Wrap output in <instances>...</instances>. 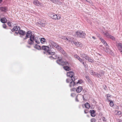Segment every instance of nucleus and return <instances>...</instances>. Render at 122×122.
I'll use <instances>...</instances> for the list:
<instances>
[{
  "mask_svg": "<svg viewBox=\"0 0 122 122\" xmlns=\"http://www.w3.org/2000/svg\"><path fill=\"white\" fill-rule=\"evenodd\" d=\"M117 46L119 51L122 55V43H117Z\"/></svg>",
  "mask_w": 122,
  "mask_h": 122,
  "instance_id": "nucleus-7",
  "label": "nucleus"
},
{
  "mask_svg": "<svg viewBox=\"0 0 122 122\" xmlns=\"http://www.w3.org/2000/svg\"><path fill=\"white\" fill-rule=\"evenodd\" d=\"M7 24H8V25L9 26H11V22H8L7 23Z\"/></svg>",
  "mask_w": 122,
  "mask_h": 122,
  "instance_id": "nucleus-44",
  "label": "nucleus"
},
{
  "mask_svg": "<svg viewBox=\"0 0 122 122\" xmlns=\"http://www.w3.org/2000/svg\"><path fill=\"white\" fill-rule=\"evenodd\" d=\"M85 106L86 108L89 109L90 107V105L88 102H86L85 104Z\"/></svg>",
  "mask_w": 122,
  "mask_h": 122,
  "instance_id": "nucleus-24",
  "label": "nucleus"
},
{
  "mask_svg": "<svg viewBox=\"0 0 122 122\" xmlns=\"http://www.w3.org/2000/svg\"><path fill=\"white\" fill-rule=\"evenodd\" d=\"M91 115L92 117H94L96 116L95 113V112L94 110H91L90 111Z\"/></svg>",
  "mask_w": 122,
  "mask_h": 122,
  "instance_id": "nucleus-19",
  "label": "nucleus"
},
{
  "mask_svg": "<svg viewBox=\"0 0 122 122\" xmlns=\"http://www.w3.org/2000/svg\"><path fill=\"white\" fill-rule=\"evenodd\" d=\"M75 100H76V102H78V101H79L77 98V96L76 97Z\"/></svg>",
  "mask_w": 122,
  "mask_h": 122,
  "instance_id": "nucleus-45",
  "label": "nucleus"
},
{
  "mask_svg": "<svg viewBox=\"0 0 122 122\" xmlns=\"http://www.w3.org/2000/svg\"><path fill=\"white\" fill-rule=\"evenodd\" d=\"M92 38H93L94 39H96V37L94 36L92 37Z\"/></svg>",
  "mask_w": 122,
  "mask_h": 122,
  "instance_id": "nucleus-50",
  "label": "nucleus"
},
{
  "mask_svg": "<svg viewBox=\"0 0 122 122\" xmlns=\"http://www.w3.org/2000/svg\"><path fill=\"white\" fill-rule=\"evenodd\" d=\"M51 1H52L54 3H56L57 0H50Z\"/></svg>",
  "mask_w": 122,
  "mask_h": 122,
  "instance_id": "nucleus-38",
  "label": "nucleus"
},
{
  "mask_svg": "<svg viewBox=\"0 0 122 122\" xmlns=\"http://www.w3.org/2000/svg\"><path fill=\"white\" fill-rule=\"evenodd\" d=\"M49 57L50 58H51V59H52V58H53V57H52V56H50Z\"/></svg>",
  "mask_w": 122,
  "mask_h": 122,
  "instance_id": "nucleus-51",
  "label": "nucleus"
},
{
  "mask_svg": "<svg viewBox=\"0 0 122 122\" xmlns=\"http://www.w3.org/2000/svg\"><path fill=\"white\" fill-rule=\"evenodd\" d=\"M71 80L70 79H67L66 80V82L67 83H69L71 81Z\"/></svg>",
  "mask_w": 122,
  "mask_h": 122,
  "instance_id": "nucleus-36",
  "label": "nucleus"
},
{
  "mask_svg": "<svg viewBox=\"0 0 122 122\" xmlns=\"http://www.w3.org/2000/svg\"><path fill=\"white\" fill-rule=\"evenodd\" d=\"M50 50H49L48 51H47V52L50 55H55V52H52V51H51Z\"/></svg>",
  "mask_w": 122,
  "mask_h": 122,
  "instance_id": "nucleus-23",
  "label": "nucleus"
},
{
  "mask_svg": "<svg viewBox=\"0 0 122 122\" xmlns=\"http://www.w3.org/2000/svg\"><path fill=\"white\" fill-rule=\"evenodd\" d=\"M71 80L72 81H74L75 80L76 77L75 76H74V75L72 76H71Z\"/></svg>",
  "mask_w": 122,
  "mask_h": 122,
  "instance_id": "nucleus-28",
  "label": "nucleus"
},
{
  "mask_svg": "<svg viewBox=\"0 0 122 122\" xmlns=\"http://www.w3.org/2000/svg\"><path fill=\"white\" fill-rule=\"evenodd\" d=\"M104 35L107 37L109 38V37L110 35L107 32L105 33Z\"/></svg>",
  "mask_w": 122,
  "mask_h": 122,
  "instance_id": "nucleus-27",
  "label": "nucleus"
},
{
  "mask_svg": "<svg viewBox=\"0 0 122 122\" xmlns=\"http://www.w3.org/2000/svg\"><path fill=\"white\" fill-rule=\"evenodd\" d=\"M111 107H113L114 106V104L113 102L112 101H110L109 103Z\"/></svg>",
  "mask_w": 122,
  "mask_h": 122,
  "instance_id": "nucleus-31",
  "label": "nucleus"
},
{
  "mask_svg": "<svg viewBox=\"0 0 122 122\" xmlns=\"http://www.w3.org/2000/svg\"><path fill=\"white\" fill-rule=\"evenodd\" d=\"M2 26L3 28H5L6 27V25L5 24H3V25Z\"/></svg>",
  "mask_w": 122,
  "mask_h": 122,
  "instance_id": "nucleus-41",
  "label": "nucleus"
},
{
  "mask_svg": "<svg viewBox=\"0 0 122 122\" xmlns=\"http://www.w3.org/2000/svg\"><path fill=\"white\" fill-rule=\"evenodd\" d=\"M117 111V114L120 115L122 113L120 111Z\"/></svg>",
  "mask_w": 122,
  "mask_h": 122,
  "instance_id": "nucleus-37",
  "label": "nucleus"
},
{
  "mask_svg": "<svg viewBox=\"0 0 122 122\" xmlns=\"http://www.w3.org/2000/svg\"><path fill=\"white\" fill-rule=\"evenodd\" d=\"M6 9V8L5 7H1L0 8V10L2 11H5Z\"/></svg>",
  "mask_w": 122,
  "mask_h": 122,
  "instance_id": "nucleus-22",
  "label": "nucleus"
},
{
  "mask_svg": "<svg viewBox=\"0 0 122 122\" xmlns=\"http://www.w3.org/2000/svg\"><path fill=\"white\" fill-rule=\"evenodd\" d=\"M42 49L44 50L48 51L49 50V47L46 46H43L42 47Z\"/></svg>",
  "mask_w": 122,
  "mask_h": 122,
  "instance_id": "nucleus-14",
  "label": "nucleus"
},
{
  "mask_svg": "<svg viewBox=\"0 0 122 122\" xmlns=\"http://www.w3.org/2000/svg\"><path fill=\"white\" fill-rule=\"evenodd\" d=\"M18 32H15V33L16 34H18V33H19L20 34L22 35H24L25 34V32L22 30H19Z\"/></svg>",
  "mask_w": 122,
  "mask_h": 122,
  "instance_id": "nucleus-10",
  "label": "nucleus"
},
{
  "mask_svg": "<svg viewBox=\"0 0 122 122\" xmlns=\"http://www.w3.org/2000/svg\"><path fill=\"white\" fill-rule=\"evenodd\" d=\"M108 95H107V97H108Z\"/></svg>",
  "mask_w": 122,
  "mask_h": 122,
  "instance_id": "nucleus-57",
  "label": "nucleus"
},
{
  "mask_svg": "<svg viewBox=\"0 0 122 122\" xmlns=\"http://www.w3.org/2000/svg\"><path fill=\"white\" fill-rule=\"evenodd\" d=\"M109 38H110L111 39H112L113 40H115V38L113 36H110L109 37Z\"/></svg>",
  "mask_w": 122,
  "mask_h": 122,
  "instance_id": "nucleus-34",
  "label": "nucleus"
},
{
  "mask_svg": "<svg viewBox=\"0 0 122 122\" xmlns=\"http://www.w3.org/2000/svg\"><path fill=\"white\" fill-rule=\"evenodd\" d=\"M35 48H36V49H40L41 48V47L40 46L36 44L35 45Z\"/></svg>",
  "mask_w": 122,
  "mask_h": 122,
  "instance_id": "nucleus-29",
  "label": "nucleus"
},
{
  "mask_svg": "<svg viewBox=\"0 0 122 122\" xmlns=\"http://www.w3.org/2000/svg\"><path fill=\"white\" fill-rule=\"evenodd\" d=\"M20 26H17L16 27H14L13 28L12 30L13 31H17L19 30L20 29Z\"/></svg>",
  "mask_w": 122,
  "mask_h": 122,
  "instance_id": "nucleus-16",
  "label": "nucleus"
},
{
  "mask_svg": "<svg viewBox=\"0 0 122 122\" xmlns=\"http://www.w3.org/2000/svg\"><path fill=\"white\" fill-rule=\"evenodd\" d=\"M57 47L56 46V48H57L59 51L62 53L63 54L65 53V52L61 48V47L59 46L58 45H57Z\"/></svg>",
  "mask_w": 122,
  "mask_h": 122,
  "instance_id": "nucleus-9",
  "label": "nucleus"
},
{
  "mask_svg": "<svg viewBox=\"0 0 122 122\" xmlns=\"http://www.w3.org/2000/svg\"><path fill=\"white\" fill-rule=\"evenodd\" d=\"M87 1V2H89V3H90V0H86Z\"/></svg>",
  "mask_w": 122,
  "mask_h": 122,
  "instance_id": "nucleus-52",
  "label": "nucleus"
},
{
  "mask_svg": "<svg viewBox=\"0 0 122 122\" xmlns=\"http://www.w3.org/2000/svg\"><path fill=\"white\" fill-rule=\"evenodd\" d=\"M48 43L49 45L51 48L54 47L56 48V46H57L58 45L57 43L51 40H49Z\"/></svg>",
  "mask_w": 122,
  "mask_h": 122,
  "instance_id": "nucleus-4",
  "label": "nucleus"
},
{
  "mask_svg": "<svg viewBox=\"0 0 122 122\" xmlns=\"http://www.w3.org/2000/svg\"><path fill=\"white\" fill-rule=\"evenodd\" d=\"M20 37H22V36H20Z\"/></svg>",
  "mask_w": 122,
  "mask_h": 122,
  "instance_id": "nucleus-58",
  "label": "nucleus"
},
{
  "mask_svg": "<svg viewBox=\"0 0 122 122\" xmlns=\"http://www.w3.org/2000/svg\"><path fill=\"white\" fill-rule=\"evenodd\" d=\"M65 40L71 42V43H72V40H70V38H68L66 37V39Z\"/></svg>",
  "mask_w": 122,
  "mask_h": 122,
  "instance_id": "nucleus-30",
  "label": "nucleus"
},
{
  "mask_svg": "<svg viewBox=\"0 0 122 122\" xmlns=\"http://www.w3.org/2000/svg\"><path fill=\"white\" fill-rule=\"evenodd\" d=\"M85 77L87 79H89V77L88 76H85Z\"/></svg>",
  "mask_w": 122,
  "mask_h": 122,
  "instance_id": "nucleus-46",
  "label": "nucleus"
},
{
  "mask_svg": "<svg viewBox=\"0 0 122 122\" xmlns=\"http://www.w3.org/2000/svg\"><path fill=\"white\" fill-rule=\"evenodd\" d=\"M76 34L78 37L84 38L85 36V34L82 32L78 31L76 32Z\"/></svg>",
  "mask_w": 122,
  "mask_h": 122,
  "instance_id": "nucleus-5",
  "label": "nucleus"
},
{
  "mask_svg": "<svg viewBox=\"0 0 122 122\" xmlns=\"http://www.w3.org/2000/svg\"><path fill=\"white\" fill-rule=\"evenodd\" d=\"M74 43L76 46L78 47H81V43L78 41L76 42L74 41H72V43Z\"/></svg>",
  "mask_w": 122,
  "mask_h": 122,
  "instance_id": "nucleus-11",
  "label": "nucleus"
},
{
  "mask_svg": "<svg viewBox=\"0 0 122 122\" xmlns=\"http://www.w3.org/2000/svg\"><path fill=\"white\" fill-rule=\"evenodd\" d=\"M78 60H79V61L81 62H82L83 61V60H82V59L80 58V57L79 58V59H78Z\"/></svg>",
  "mask_w": 122,
  "mask_h": 122,
  "instance_id": "nucleus-42",
  "label": "nucleus"
},
{
  "mask_svg": "<svg viewBox=\"0 0 122 122\" xmlns=\"http://www.w3.org/2000/svg\"><path fill=\"white\" fill-rule=\"evenodd\" d=\"M41 42L42 43H44L46 41V39L44 38H41L40 40Z\"/></svg>",
  "mask_w": 122,
  "mask_h": 122,
  "instance_id": "nucleus-20",
  "label": "nucleus"
},
{
  "mask_svg": "<svg viewBox=\"0 0 122 122\" xmlns=\"http://www.w3.org/2000/svg\"><path fill=\"white\" fill-rule=\"evenodd\" d=\"M1 22L3 23H6L7 21L6 19L5 18H3L0 19Z\"/></svg>",
  "mask_w": 122,
  "mask_h": 122,
  "instance_id": "nucleus-18",
  "label": "nucleus"
},
{
  "mask_svg": "<svg viewBox=\"0 0 122 122\" xmlns=\"http://www.w3.org/2000/svg\"><path fill=\"white\" fill-rule=\"evenodd\" d=\"M80 55L81 57L82 58H84L86 60H87V58L88 56L85 54H81Z\"/></svg>",
  "mask_w": 122,
  "mask_h": 122,
  "instance_id": "nucleus-15",
  "label": "nucleus"
},
{
  "mask_svg": "<svg viewBox=\"0 0 122 122\" xmlns=\"http://www.w3.org/2000/svg\"><path fill=\"white\" fill-rule=\"evenodd\" d=\"M50 16L52 19L56 20H59L61 18V17L58 15L57 16L56 15L54 14L51 13L50 14Z\"/></svg>",
  "mask_w": 122,
  "mask_h": 122,
  "instance_id": "nucleus-6",
  "label": "nucleus"
},
{
  "mask_svg": "<svg viewBox=\"0 0 122 122\" xmlns=\"http://www.w3.org/2000/svg\"><path fill=\"white\" fill-rule=\"evenodd\" d=\"M59 59L56 61V62L59 64L61 65H65L66 66H63V68L65 70L67 71H69L71 70L70 68L68 66L69 63L67 61H62V58L61 57H58Z\"/></svg>",
  "mask_w": 122,
  "mask_h": 122,
  "instance_id": "nucleus-1",
  "label": "nucleus"
},
{
  "mask_svg": "<svg viewBox=\"0 0 122 122\" xmlns=\"http://www.w3.org/2000/svg\"><path fill=\"white\" fill-rule=\"evenodd\" d=\"M82 64L83 65H85V64H84V62H83L82 61Z\"/></svg>",
  "mask_w": 122,
  "mask_h": 122,
  "instance_id": "nucleus-53",
  "label": "nucleus"
},
{
  "mask_svg": "<svg viewBox=\"0 0 122 122\" xmlns=\"http://www.w3.org/2000/svg\"><path fill=\"white\" fill-rule=\"evenodd\" d=\"M95 121L96 120L94 118H93L91 119V122H95Z\"/></svg>",
  "mask_w": 122,
  "mask_h": 122,
  "instance_id": "nucleus-35",
  "label": "nucleus"
},
{
  "mask_svg": "<svg viewBox=\"0 0 122 122\" xmlns=\"http://www.w3.org/2000/svg\"><path fill=\"white\" fill-rule=\"evenodd\" d=\"M61 38L65 40L66 38V37L63 36H61Z\"/></svg>",
  "mask_w": 122,
  "mask_h": 122,
  "instance_id": "nucleus-40",
  "label": "nucleus"
},
{
  "mask_svg": "<svg viewBox=\"0 0 122 122\" xmlns=\"http://www.w3.org/2000/svg\"><path fill=\"white\" fill-rule=\"evenodd\" d=\"M84 112L85 113H87V112H86L85 111H84Z\"/></svg>",
  "mask_w": 122,
  "mask_h": 122,
  "instance_id": "nucleus-56",
  "label": "nucleus"
},
{
  "mask_svg": "<svg viewBox=\"0 0 122 122\" xmlns=\"http://www.w3.org/2000/svg\"><path fill=\"white\" fill-rule=\"evenodd\" d=\"M43 53L44 54L46 53H47V51H45L43 52Z\"/></svg>",
  "mask_w": 122,
  "mask_h": 122,
  "instance_id": "nucleus-48",
  "label": "nucleus"
},
{
  "mask_svg": "<svg viewBox=\"0 0 122 122\" xmlns=\"http://www.w3.org/2000/svg\"><path fill=\"white\" fill-rule=\"evenodd\" d=\"M74 75V73L72 71H70L68 72L67 73V76H69L70 77Z\"/></svg>",
  "mask_w": 122,
  "mask_h": 122,
  "instance_id": "nucleus-12",
  "label": "nucleus"
},
{
  "mask_svg": "<svg viewBox=\"0 0 122 122\" xmlns=\"http://www.w3.org/2000/svg\"><path fill=\"white\" fill-rule=\"evenodd\" d=\"M30 37L29 40L28 41V43L30 45L33 44V40L34 39V36L32 35V33L31 31H28L26 34V36L24 38L23 40H26L28 38Z\"/></svg>",
  "mask_w": 122,
  "mask_h": 122,
  "instance_id": "nucleus-2",
  "label": "nucleus"
},
{
  "mask_svg": "<svg viewBox=\"0 0 122 122\" xmlns=\"http://www.w3.org/2000/svg\"><path fill=\"white\" fill-rule=\"evenodd\" d=\"M41 26H42L44 27L45 26V25H46V24L45 23H41Z\"/></svg>",
  "mask_w": 122,
  "mask_h": 122,
  "instance_id": "nucleus-33",
  "label": "nucleus"
},
{
  "mask_svg": "<svg viewBox=\"0 0 122 122\" xmlns=\"http://www.w3.org/2000/svg\"><path fill=\"white\" fill-rule=\"evenodd\" d=\"M84 96H83V100H86V99L85 98H84Z\"/></svg>",
  "mask_w": 122,
  "mask_h": 122,
  "instance_id": "nucleus-47",
  "label": "nucleus"
},
{
  "mask_svg": "<svg viewBox=\"0 0 122 122\" xmlns=\"http://www.w3.org/2000/svg\"><path fill=\"white\" fill-rule=\"evenodd\" d=\"M70 40H72V41H73V40L74 39L72 38H70Z\"/></svg>",
  "mask_w": 122,
  "mask_h": 122,
  "instance_id": "nucleus-49",
  "label": "nucleus"
},
{
  "mask_svg": "<svg viewBox=\"0 0 122 122\" xmlns=\"http://www.w3.org/2000/svg\"><path fill=\"white\" fill-rule=\"evenodd\" d=\"M37 37H35L34 36V39L33 40V41H35L36 43L38 44H39L40 43V42L39 41L37 40Z\"/></svg>",
  "mask_w": 122,
  "mask_h": 122,
  "instance_id": "nucleus-26",
  "label": "nucleus"
},
{
  "mask_svg": "<svg viewBox=\"0 0 122 122\" xmlns=\"http://www.w3.org/2000/svg\"><path fill=\"white\" fill-rule=\"evenodd\" d=\"M33 2L35 5L37 6H39L40 5V2L37 0H34Z\"/></svg>",
  "mask_w": 122,
  "mask_h": 122,
  "instance_id": "nucleus-13",
  "label": "nucleus"
},
{
  "mask_svg": "<svg viewBox=\"0 0 122 122\" xmlns=\"http://www.w3.org/2000/svg\"><path fill=\"white\" fill-rule=\"evenodd\" d=\"M105 118L104 117L103 118V121H105Z\"/></svg>",
  "mask_w": 122,
  "mask_h": 122,
  "instance_id": "nucleus-54",
  "label": "nucleus"
},
{
  "mask_svg": "<svg viewBox=\"0 0 122 122\" xmlns=\"http://www.w3.org/2000/svg\"><path fill=\"white\" fill-rule=\"evenodd\" d=\"M2 1V0H0V3H1Z\"/></svg>",
  "mask_w": 122,
  "mask_h": 122,
  "instance_id": "nucleus-55",
  "label": "nucleus"
},
{
  "mask_svg": "<svg viewBox=\"0 0 122 122\" xmlns=\"http://www.w3.org/2000/svg\"><path fill=\"white\" fill-rule=\"evenodd\" d=\"M100 39L101 41L105 45V47L103 48V50L107 53L112 54V52L108 47V46L106 41L102 38H100Z\"/></svg>",
  "mask_w": 122,
  "mask_h": 122,
  "instance_id": "nucleus-3",
  "label": "nucleus"
},
{
  "mask_svg": "<svg viewBox=\"0 0 122 122\" xmlns=\"http://www.w3.org/2000/svg\"><path fill=\"white\" fill-rule=\"evenodd\" d=\"M100 76H101H101H102L104 74V72L103 71H102L101 72V73H100Z\"/></svg>",
  "mask_w": 122,
  "mask_h": 122,
  "instance_id": "nucleus-43",
  "label": "nucleus"
},
{
  "mask_svg": "<svg viewBox=\"0 0 122 122\" xmlns=\"http://www.w3.org/2000/svg\"><path fill=\"white\" fill-rule=\"evenodd\" d=\"M90 73L92 75H95V76L99 78L101 77L100 74L97 73H95L92 71H90Z\"/></svg>",
  "mask_w": 122,
  "mask_h": 122,
  "instance_id": "nucleus-8",
  "label": "nucleus"
},
{
  "mask_svg": "<svg viewBox=\"0 0 122 122\" xmlns=\"http://www.w3.org/2000/svg\"><path fill=\"white\" fill-rule=\"evenodd\" d=\"M73 89H74V90H75L76 89V88H74Z\"/></svg>",
  "mask_w": 122,
  "mask_h": 122,
  "instance_id": "nucleus-59",
  "label": "nucleus"
},
{
  "mask_svg": "<svg viewBox=\"0 0 122 122\" xmlns=\"http://www.w3.org/2000/svg\"><path fill=\"white\" fill-rule=\"evenodd\" d=\"M82 89V88L81 86H80L77 87L76 89V91L78 93L80 92Z\"/></svg>",
  "mask_w": 122,
  "mask_h": 122,
  "instance_id": "nucleus-17",
  "label": "nucleus"
},
{
  "mask_svg": "<svg viewBox=\"0 0 122 122\" xmlns=\"http://www.w3.org/2000/svg\"><path fill=\"white\" fill-rule=\"evenodd\" d=\"M75 84V82L74 81H72L71 82L69 85V86L70 87L74 86Z\"/></svg>",
  "mask_w": 122,
  "mask_h": 122,
  "instance_id": "nucleus-25",
  "label": "nucleus"
},
{
  "mask_svg": "<svg viewBox=\"0 0 122 122\" xmlns=\"http://www.w3.org/2000/svg\"><path fill=\"white\" fill-rule=\"evenodd\" d=\"M74 56L75 58L77 59H79L80 57L77 55H74Z\"/></svg>",
  "mask_w": 122,
  "mask_h": 122,
  "instance_id": "nucleus-32",
  "label": "nucleus"
},
{
  "mask_svg": "<svg viewBox=\"0 0 122 122\" xmlns=\"http://www.w3.org/2000/svg\"><path fill=\"white\" fill-rule=\"evenodd\" d=\"M82 80H79L78 81V82L77 83V84L79 83L80 84H81V82H82Z\"/></svg>",
  "mask_w": 122,
  "mask_h": 122,
  "instance_id": "nucleus-39",
  "label": "nucleus"
},
{
  "mask_svg": "<svg viewBox=\"0 0 122 122\" xmlns=\"http://www.w3.org/2000/svg\"><path fill=\"white\" fill-rule=\"evenodd\" d=\"M87 60H88V61L91 63H92L94 62L93 60L89 56H88V57L87 58Z\"/></svg>",
  "mask_w": 122,
  "mask_h": 122,
  "instance_id": "nucleus-21",
  "label": "nucleus"
}]
</instances>
